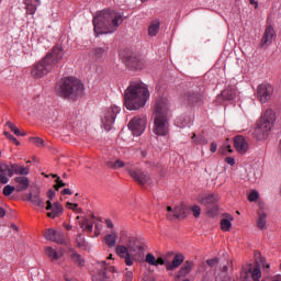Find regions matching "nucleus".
<instances>
[{
  "label": "nucleus",
  "instance_id": "nucleus-32",
  "mask_svg": "<svg viewBox=\"0 0 281 281\" xmlns=\"http://www.w3.org/2000/svg\"><path fill=\"white\" fill-rule=\"evenodd\" d=\"M78 225L82 232H93V223H90L87 218L79 221Z\"/></svg>",
  "mask_w": 281,
  "mask_h": 281
},
{
  "label": "nucleus",
  "instance_id": "nucleus-21",
  "mask_svg": "<svg viewBox=\"0 0 281 281\" xmlns=\"http://www.w3.org/2000/svg\"><path fill=\"white\" fill-rule=\"evenodd\" d=\"M29 201H31V203H33L35 205V207H38V210H41V212H43V210H45V200H43V198H41L38 191L30 193Z\"/></svg>",
  "mask_w": 281,
  "mask_h": 281
},
{
  "label": "nucleus",
  "instance_id": "nucleus-23",
  "mask_svg": "<svg viewBox=\"0 0 281 281\" xmlns=\"http://www.w3.org/2000/svg\"><path fill=\"white\" fill-rule=\"evenodd\" d=\"M198 201L202 205H212V203H216V201H218V195L215 193L202 194L199 195Z\"/></svg>",
  "mask_w": 281,
  "mask_h": 281
},
{
  "label": "nucleus",
  "instance_id": "nucleus-30",
  "mask_svg": "<svg viewBox=\"0 0 281 281\" xmlns=\"http://www.w3.org/2000/svg\"><path fill=\"white\" fill-rule=\"evenodd\" d=\"M105 54H106V49H104L103 47H98L93 49L92 58L97 63H102V60H104Z\"/></svg>",
  "mask_w": 281,
  "mask_h": 281
},
{
  "label": "nucleus",
  "instance_id": "nucleus-31",
  "mask_svg": "<svg viewBox=\"0 0 281 281\" xmlns=\"http://www.w3.org/2000/svg\"><path fill=\"white\" fill-rule=\"evenodd\" d=\"M53 243H56L57 245H67V237L65 236V232L56 231Z\"/></svg>",
  "mask_w": 281,
  "mask_h": 281
},
{
  "label": "nucleus",
  "instance_id": "nucleus-34",
  "mask_svg": "<svg viewBox=\"0 0 281 281\" xmlns=\"http://www.w3.org/2000/svg\"><path fill=\"white\" fill-rule=\"evenodd\" d=\"M5 126H8V128H10V131H12V133H14V135H16L18 137H25V133H22L21 130H19V127H16V125H14V123L7 121Z\"/></svg>",
  "mask_w": 281,
  "mask_h": 281
},
{
  "label": "nucleus",
  "instance_id": "nucleus-52",
  "mask_svg": "<svg viewBox=\"0 0 281 281\" xmlns=\"http://www.w3.org/2000/svg\"><path fill=\"white\" fill-rule=\"evenodd\" d=\"M56 183L57 184H55V190H60V188H65L66 186L65 182H63V180H60L59 177H57Z\"/></svg>",
  "mask_w": 281,
  "mask_h": 281
},
{
  "label": "nucleus",
  "instance_id": "nucleus-29",
  "mask_svg": "<svg viewBox=\"0 0 281 281\" xmlns=\"http://www.w3.org/2000/svg\"><path fill=\"white\" fill-rule=\"evenodd\" d=\"M104 241H105V245H108V247L110 248L115 247L117 243V232L112 231L111 234L105 236Z\"/></svg>",
  "mask_w": 281,
  "mask_h": 281
},
{
  "label": "nucleus",
  "instance_id": "nucleus-16",
  "mask_svg": "<svg viewBox=\"0 0 281 281\" xmlns=\"http://www.w3.org/2000/svg\"><path fill=\"white\" fill-rule=\"evenodd\" d=\"M273 38H276V29L272 25H268L261 38V47H269L273 43Z\"/></svg>",
  "mask_w": 281,
  "mask_h": 281
},
{
  "label": "nucleus",
  "instance_id": "nucleus-49",
  "mask_svg": "<svg viewBox=\"0 0 281 281\" xmlns=\"http://www.w3.org/2000/svg\"><path fill=\"white\" fill-rule=\"evenodd\" d=\"M191 212H193V216H194L195 218H199V216H201V206H199V205H193V206L191 207Z\"/></svg>",
  "mask_w": 281,
  "mask_h": 281
},
{
  "label": "nucleus",
  "instance_id": "nucleus-3",
  "mask_svg": "<svg viewBox=\"0 0 281 281\" xmlns=\"http://www.w3.org/2000/svg\"><path fill=\"white\" fill-rule=\"evenodd\" d=\"M170 111V102L168 99L161 98L156 102L154 112L153 133L157 137H168L170 135V119L168 117Z\"/></svg>",
  "mask_w": 281,
  "mask_h": 281
},
{
  "label": "nucleus",
  "instance_id": "nucleus-4",
  "mask_svg": "<svg viewBox=\"0 0 281 281\" xmlns=\"http://www.w3.org/2000/svg\"><path fill=\"white\" fill-rule=\"evenodd\" d=\"M55 91L59 98L76 100V98L83 95L85 85H82V81L78 78L64 77L57 82Z\"/></svg>",
  "mask_w": 281,
  "mask_h": 281
},
{
  "label": "nucleus",
  "instance_id": "nucleus-2",
  "mask_svg": "<svg viewBox=\"0 0 281 281\" xmlns=\"http://www.w3.org/2000/svg\"><path fill=\"white\" fill-rule=\"evenodd\" d=\"M150 98L148 86L142 81H132L124 91V106L127 111H139Z\"/></svg>",
  "mask_w": 281,
  "mask_h": 281
},
{
  "label": "nucleus",
  "instance_id": "nucleus-44",
  "mask_svg": "<svg viewBox=\"0 0 281 281\" xmlns=\"http://www.w3.org/2000/svg\"><path fill=\"white\" fill-rule=\"evenodd\" d=\"M44 236H45L46 240H50L52 243H54V238L56 236V231H54V228H49L46 231Z\"/></svg>",
  "mask_w": 281,
  "mask_h": 281
},
{
  "label": "nucleus",
  "instance_id": "nucleus-10",
  "mask_svg": "<svg viewBox=\"0 0 281 281\" xmlns=\"http://www.w3.org/2000/svg\"><path fill=\"white\" fill-rule=\"evenodd\" d=\"M236 95H238V91L236 90V87H227L222 91L220 95H217L216 103L227 104V102H231V100H235Z\"/></svg>",
  "mask_w": 281,
  "mask_h": 281
},
{
  "label": "nucleus",
  "instance_id": "nucleus-36",
  "mask_svg": "<svg viewBox=\"0 0 281 281\" xmlns=\"http://www.w3.org/2000/svg\"><path fill=\"white\" fill-rule=\"evenodd\" d=\"M13 175H24L27 176L30 175V168L19 166V165H13Z\"/></svg>",
  "mask_w": 281,
  "mask_h": 281
},
{
  "label": "nucleus",
  "instance_id": "nucleus-58",
  "mask_svg": "<svg viewBox=\"0 0 281 281\" xmlns=\"http://www.w3.org/2000/svg\"><path fill=\"white\" fill-rule=\"evenodd\" d=\"M102 232V225H95V236H100V233Z\"/></svg>",
  "mask_w": 281,
  "mask_h": 281
},
{
  "label": "nucleus",
  "instance_id": "nucleus-48",
  "mask_svg": "<svg viewBox=\"0 0 281 281\" xmlns=\"http://www.w3.org/2000/svg\"><path fill=\"white\" fill-rule=\"evenodd\" d=\"M77 246L82 249V247H87V240H85L82 235H79L76 239Z\"/></svg>",
  "mask_w": 281,
  "mask_h": 281
},
{
  "label": "nucleus",
  "instance_id": "nucleus-13",
  "mask_svg": "<svg viewBox=\"0 0 281 281\" xmlns=\"http://www.w3.org/2000/svg\"><path fill=\"white\" fill-rule=\"evenodd\" d=\"M45 210L50 211L47 213L48 218H58L64 212L63 204L59 202L47 201Z\"/></svg>",
  "mask_w": 281,
  "mask_h": 281
},
{
  "label": "nucleus",
  "instance_id": "nucleus-26",
  "mask_svg": "<svg viewBox=\"0 0 281 281\" xmlns=\"http://www.w3.org/2000/svg\"><path fill=\"white\" fill-rule=\"evenodd\" d=\"M69 258L71 262H74L78 267H85V259L82 258V256L77 254L74 249H69Z\"/></svg>",
  "mask_w": 281,
  "mask_h": 281
},
{
  "label": "nucleus",
  "instance_id": "nucleus-41",
  "mask_svg": "<svg viewBox=\"0 0 281 281\" xmlns=\"http://www.w3.org/2000/svg\"><path fill=\"white\" fill-rule=\"evenodd\" d=\"M108 166L110 168H112L113 170H119V168H124V166H126V164H124V161H122V160H115L114 162H109Z\"/></svg>",
  "mask_w": 281,
  "mask_h": 281
},
{
  "label": "nucleus",
  "instance_id": "nucleus-33",
  "mask_svg": "<svg viewBox=\"0 0 281 281\" xmlns=\"http://www.w3.org/2000/svg\"><path fill=\"white\" fill-rule=\"evenodd\" d=\"M186 100H188L189 104H198L203 100V97L199 93H189L186 95Z\"/></svg>",
  "mask_w": 281,
  "mask_h": 281
},
{
  "label": "nucleus",
  "instance_id": "nucleus-27",
  "mask_svg": "<svg viewBox=\"0 0 281 281\" xmlns=\"http://www.w3.org/2000/svg\"><path fill=\"white\" fill-rule=\"evenodd\" d=\"M159 27H161V22L159 20H154L148 26V36H157L159 34Z\"/></svg>",
  "mask_w": 281,
  "mask_h": 281
},
{
  "label": "nucleus",
  "instance_id": "nucleus-50",
  "mask_svg": "<svg viewBox=\"0 0 281 281\" xmlns=\"http://www.w3.org/2000/svg\"><path fill=\"white\" fill-rule=\"evenodd\" d=\"M66 207L68 210H72V212H80V209H78V204L77 203L67 202L66 203Z\"/></svg>",
  "mask_w": 281,
  "mask_h": 281
},
{
  "label": "nucleus",
  "instance_id": "nucleus-54",
  "mask_svg": "<svg viewBox=\"0 0 281 281\" xmlns=\"http://www.w3.org/2000/svg\"><path fill=\"white\" fill-rule=\"evenodd\" d=\"M56 196V192L54 190H48V200L47 201H53L54 198Z\"/></svg>",
  "mask_w": 281,
  "mask_h": 281
},
{
  "label": "nucleus",
  "instance_id": "nucleus-1",
  "mask_svg": "<svg viewBox=\"0 0 281 281\" xmlns=\"http://www.w3.org/2000/svg\"><path fill=\"white\" fill-rule=\"evenodd\" d=\"M124 23V13L113 10L104 9L95 13L93 18L94 34H113L117 32V27Z\"/></svg>",
  "mask_w": 281,
  "mask_h": 281
},
{
  "label": "nucleus",
  "instance_id": "nucleus-64",
  "mask_svg": "<svg viewBox=\"0 0 281 281\" xmlns=\"http://www.w3.org/2000/svg\"><path fill=\"white\" fill-rule=\"evenodd\" d=\"M137 249H138V254H144V246H138Z\"/></svg>",
  "mask_w": 281,
  "mask_h": 281
},
{
  "label": "nucleus",
  "instance_id": "nucleus-47",
  "mask_svg": "<svg viewBox=\"0 0 281 281\" xmlns=\"http://www.w3.org/2000/svg\"><path fill=\"white\" fill-rule=\"evenodd\" d=\"M14 190H16V187H12L10 184H7L4 188H3V194L4 196H10V194H12L14 192Z\"/></svg>",
  "mask_w": 281,
  "mask_h": 281
},
{
  "label": "nucleus",
  "instance_id": "nucleus-24",
  "mask_svg": "<svg viewBox=\"0 0 281 281\" xmlns=\"http://www.w3.org/2000/svg\"><path fill=\"white\" fill-rule=\"evenodd\" d=\"M45 254L48 258H50V260L54 261V260H60V258L65 256V250L63 249L56 250L52 247H46Z\"/></svg>",
  "mask_w": 281,
  "mask_h": 281
},
{
  "label": "nucleus",
  "instance_id": "nucleus-11",
  "mask_svg": "<svg viewBox=\"0 0 281 281\" xmlns=\"http://www.w3.org/2000/svg\"><path fill=\"white\" fill-rule=\"evenodd\" d=\"M11 177H14V165L0 164V183H10Z\"/></svg>",
  "mask_w": 281,
  "mask_h": 281
},
{
  "label": "nucleus",
  "instance_id": "nucleus-55",
  "mask_svg": "<svg viewBox=\"0 0 281 281\" xmlns=\"http://www.w3.org/2000/svg\"><path fill=\"white\" fill-rule=\"evenodd\" d=\"M156 265L157 267H159V265H166V259H164L162 257H159L158 259H156Z\"/></svg>",
  "mask_w": 281,
  "mask_h": 281
},
{
  "label": "nucleus",
  "instance_id": "nucleus-8",
  "mask_svg": "<svg viewBox=\"0 0 281 281\" xmlns=\"http://www.w3.org/2000/svg\"><path fill=\"white\" fill-rule=\"evenodd\" d=\"M148 120L146 116H135L128 123V128L135 137H139L144 135V131H146V124Z\"/></svg>",
  "mask_w": 281,
  "mask_h": 281
},
{
  "label": "nucleus",
  "instance_id": "nucleus-9",
  "mask_svg": "<svg viewBox=\"0 0 281 281\" xmlns=\"http://www.w3.org/2000/svg\"><path fill=\"white\" fill-rule=\"evenodd\" d=\"M273 95V86L268 82H263L257 87V98L261 104H267Z\"/></svg>",
  "mask_w": 281,
  "mask_h": 281
},
{
  "label": "nucleus",
  "instance_id": "nucleus-53",
  "mask_svg": "<svg viewBox=\"0 0 281 281\" xmlns=\"http://www.w3.org/2000/svg\"><path fill=\"white\" fill-rule=\"evenodd\" d=\"M125 258V265H127V267H133V258H131V255H127Z\"/></svg>",
  "mask_w": 281,
  "mask_h": 281
},
{
  "label": "nucleus",
  "instance_id": "nucleus-46",
  "mask_svg": "<svg viewBox=\"0 0 281 281\" xmlns=\"http://www.w3.org/2000/svg\"><path fill=\"white\" fill-rule=\"evenodd\" d=\"M260 198V193H258V191L252 190L249 195H248V201L250 203H254L255 201H258V199Z\"/></svg>",
  "mask_w": 281,
  "mask_h": 281
},
{
  "label": "nucleus",
  "instance_id": "nucleus-39",
  "mask_svg": "<svg viewBox=\"0 0 281 281\" xmlns=\"http://www.w3.org/2000/svg\"><path fill=\"white\" fill-rule=\"evenodd\" d=\"M251 278L254 281H260L262 278V270H260V266H256L251 272Z\"/></svg>",
  "mask_w": 281,
  "mask_h": 281
},
{
  "label": "nucleus",
  "instance_id": "nucleus-40",
  "mask_svg": "<svg viewBox=\"0 0 281 281\" xmlns=\"http://www.w3.org/2000/svg\"><path fill=\"white\" fill-rule=\"evenodd\" d=\"M145 262L151 267H157V258L153 254H147L145 257Z\"/></svg>",
  "mask_w": 281,
  "mask_h": 281
},
{
  "label": "nucleus",
  "instance_id": "nucleus-18",
  "mask_svg": "<svg viewBox=\"0 0 281 281\" xmlns=\"http://www.w3.org/2000/svg\"><path fill=\"white\" fill-rule=\"evenodd\" d=\"M126 66L128 67V69H144V61L142 60V58L132 55L130 56L126 61H125Z\"/></svg>",
  "mask_w": 281,
  "mask_h": 281
},
{
  "label": "nucleus",
  "instance_id": "nucleus-19",
  "mask_svg": "<svg viewBox=\"0 0 281 281\" xmlns=\"http://www.w3.org/2000/svg\"><path fill=\"white\" fill-rule=\"evenodd\" d=\"M15 191L25 192L30 188V179L25 176L15 177Z\"/></svg>",
  "mask_w": 281,
  "mask_h": 281
},
{
  "label": "nucleus",
  "instance_id": "nucleus-14",
  "mask_svg": "<svg viewBox=\"0 0 281 281\" xmlns=\"http://www.w3.org/2000/svg\"><path fill=\"white\" fill-rule=\"evenodd\" d=\"M186 211L187 207L183 204H180L175 207L173 215H172V206L167 207V220L175 221L176 218H186Z\"/></svg>",
  "mask_w": 281,
  "mask_h": 281
},
{
  "label": "nucleus",
  "instance_id": "nucleus-15",
  "mask_svg": "<svg viewBox=\"0 0 281 281\" xmlns=\"http://www.w3.org/2000/svg\"><path fill=\"white\" fill-rule=\"evenodd\" d=\"M99 267H103V269L99 270L97 276L92 277L93 281H109V277L106 276V271H111L112 273H115L116 269L115 267H106V261L99 262Z\"/></svg>",
  "mask_w": 281,
  "mask_h": 281
},
{
  "label": "nucleus",
  "instance_id": "nucleus-56",
  "mask_svg": "<svg viewBox=\"0 0 281 281\" xmlns=\"http://www.w3.org/2000/svg\"><path fill=\"white\" fill-rule=\"evenodd\" d=\"M105 225L108 229H113L114 227L113 222L111 220H105Z\"/></svg>",
  "mask_w": 281,
  "mask_h": 281
},
{
  "label": "nucleus",
  "instance_id": "nucleus-28",
  "mask_svg": "<svg viewBox=\"0 0 281 281\" xmlns=\"http://www.w3.org/2000/svg\"><path fill=\"white\" fill-rule=\"evenodd\" d=\"M176 124L179 128H186V127L190 126V124H192V117L188 116V115L179 116L176 120Z\"/></svg>",
  "mask_w": 281,
  "mask_h": 281
},
{
  "label": "nucleus",
  "instance_id": "nucleus-22",
  "mask_svg": "<svg viewBox=\"0 0 281 281\" xmlns=\"http://www.w3.org/2000/svg\"><path fill=\"white\" fill-rule=\"evenodd\" d=\"M23 3L25 4L26 14L34 15L41 5V0H23Z\"/></svg>",
  "mask_w": 281,
  "mask_h": 281
},
{
  "label": "nucleus",
  "instance_id": "nucleus-35",
  "mask_svg": "<svg viewBox=\"0 0 281 281\" xmlns=\"http://www.w3.org/2000/svg\"><path fill=\"white\" fill-rule=\"evenodd\" d=\"M257 226L259 229H265L267 227V213H259V217L257 220Z\"/></svg>",
  "mask_w": 281,
  "mask_h": 281
},
{
  "label": "nucleus",
  "instance_id": "nucleus-42",
  "mask_svg": "<svg viewBox=\"0 0 281 281\" xmlns=\"http://www.w3.org/2000/svg\"><path fill=\"white\" fill-rule=\"evenodd\" d=\"M3 135H4V137H7V139H9V142H12L13 144H15V146L21 145L19 139H16V137H14V135H12L10 132L4 131Z\"/></svg>",
  "mask_w": 281,
  "mask_h": 281
},
{
  "label": "nucleus",
  "instance_id": "nucleus-37",
  "mask_svg": "<svg viewBox=\"0 0 281 281\" xmlns=\"http://www.w3.org/2000/svg\"><path fill=\"white\" fill-rule=\"evenodd\" d=\"M232 221H234V216H229V220H222L221 221V229L223 232H229L232 229Z\"/></svg>",
  "mask_w": 281,
  "mask_h": 281
},
{
  "label": "nucleus",
  "instance_id": "nucleus-17",
  "mask_svg": "<svg viewBox=\"0 0 281 281\" xmlns=\"http://www.w3.org/2000/svg\"><path fill=\"white\" fill-rule=\"evenodd\" d=\"M194 269V262L193 261H186L180 270L178 271L176 276V280H183V278H188L190 273H192V270Z\"/></svg>",
  "mask_w": 281,
  "mask_h": 281
},
{
  "label": "nucleus",
  "instance_id": "nucleus-20",
  "mask_svg": "<svg viewBox=\"0 0 281 281\" xmlns=\"http://www.w3.org/2000/svg\"><path fill=\"white\" fill-rule=\"evenodd\" d=\"M234 146H235L237 153H240L241 155H244V153L249 150V144L247 143V140H245V137H243V136L235 137Z\"/></svg>",
  "mask_w": 281,
  "mask_h": 281
},
{
  "label": "nucleus",
  "instance_id": "nucleus-38",
  "mask_svg": "<svg viewBox=\"0 0 281 281\" xmlns=\"http://www.w3.org/2000/svg\"><path fill=\"white\" fill-rule=\"evenodd\" d=\"M116 254L120 256V258H125L130 256L128 248L126 246L119 245L116 246Z\"/></svg>",
  "mask_w": 281,
  "mask_h": 281
},
{
  "label": "nucleus",
  "instance_id": "nucleus-43",
  "mask_svg": "<svg viewBox=\"0 0 281 281\" xmlns=\"http://www.w3.org/2000/svg\"><path fill=\"white\" fill-rule=\"evenodd\" d=\"M30 142L35 144L38 148H43V146H45V140L41 137H31Z\"/></svg>",
  "mask_w": 281,
  "mask_h": 281
},
{
  "label": "nucleus",
  "instance_id": "nucleus-7",
  "mask_svg": "<svg viewBox=\"0 0 281 281\" xmlns=\"http://www.w3.org/2000/svg\"><path fill=\"white\" fill-rule=\"evenodd\" d=\"M122 111V109L117 105H112L105 109L101 115V124L104 131H111L113 128V124H115V117Z\"/></svg>",
  "mask_w": 281,
  "mask_h": 281
},
{
  "label": "nucleus",
  "instance_id": "nucleus-12",
  "mask_svg": "<svg viewBox=\"0 0 281 281\" xmlns=\"http://www.w3.org/2000/svg\"><path fill=\"white\" fill-rule=\"evenodd\" d=\"M126 170H127L128 175L132 177V179H134V181H136L140 186H144L145 183H148L150 181V176L146 171H142L139 169L132 170L128 168H126Z\"/></svg>",
  "mask_w": 281,
  "mask_h": 281
},
{
  "label": "nucleus",
  "instance_id": "nucleus-5",
  "mask_svg": "<svg viewBox=\"0 0 281 281\" xmlns=\"http://www.w3.org/2000/svg\"><path fill=\"white\" fill-rule=\"evenodd\" d=\"M63 56H65V50H63L60 46H55L50 53L32 68L31 75L33 78L47 76L49 71H53L54 67H56L58 60L63 59Z\"/></svg>",
  "mask_w": 281,
  "mask_h": 281
},
{
  "label": "nucleus",
  "instance_id": "nucleus-45",
  "mask_svg": "<svg viewBox=\"0 0 281 281\" xmlns=\"http://www.w3.org/2000/svg\"><path fill=\"white\" fill-rule=\"evenodd\" d=\"M192 142H194V144H202L205 146V144H207V138L203 136L196 137V134H193Z\"/></svg>",
  "mask_w": 281,
  "mask_h": 281
},
{
  "label": "nucleus",
  "instance_id": "nucleus-57",
  "mask_svg": "<svg viewBox=\"0 0 281 281\" xmlns=\"http://www.w3.org/2000/svg\"><path fill=\"white\" fill-rule=\"evenodd\" d=\"M226 162H228L229 166H234L236 164V160L233 157H227Z\"/></svg>",
  "mask_w": 281,
  "mask_h": 281
},
{
  "label": "nucleus",
  "instance_id": "nucleus-59",
  "mask_svg": "<svg viewBox=\"0 0 281 281\" xmlns=\"http://www.w3.org/2000/svg\"><path fill=\"white\" fill-rule=\"evenodd\" d=\"M218 145L216 143L211 144V153H216Z\"/></svg>",
  "mask_w": 281,
  "mask_h": 281
},
{
  "label": "nucleus",
  "instance_id": "nucleus-60",
  "mask_svg": "<svg viewBox=\"0 0 281 281\" xmlns=\"http://www.w3.org/2000/svg\"><path fill=\"white\" fill-rule=\"evenodd\" d=\"M206 265H209V267H214L216 265V259H209Z\"/></svg>",
  "mask_w": 281,
  "mask_h": 281
},
{
  "label": "nucleus",
  "instance_id": "nucleus-51",
  "mask_svg": "<svg viewBox=\"0 0 281 281\" xmlns=\"http://www.w3.org/2000/svg\"><path fill=\"white\" fill-rule=\"evenodd\" d=\"M123 281H133V271L126 270Z\"/></svg>",
  "mask_w": 281,
  "mask_h": 281
},
{
  "label": "nucleus",
  "instance_id": "nucleus-63",
  "mask_svg": "<svg viewBox=\"0 0 281 281\" xmlns=\"http://www.w3.org/2000/svg\"><path fill=\"white\" fill-rule=\"evenodd\" d=\"M250 5H255L256 9H258V1L256 0H249Z\"/></svg>",
  "mask_w": 281,
  "mask_h": 281
},
{
  "label": "nucleus",
  "instance_id": "nucleus-61",
  "mask_svg": "<svg viewBox=\"0 0 281 281\" xmlns=\"http://www.w3.org/2000/svg\"><path fill=\"white\" fill-rule=\"evenodd\" d=\"M61 194H74V193L71 192V189H64L61 191Z\"/></svg>",
  "mask_w": 281,
  "mask_h": 281
},
{
  "label": "nucleus",
  "instance_id": "nucleus-25",
  "mask_svg": "<svg viewBox=\"0 0 281 281\" xmlns=\"http://www.w3.org/2000/svg\"><path fill=\"white\" fill-rule=\"evenodd\" d=\"M184 257L183 255H176L172 259L171 263H167V270L168 271H175V269H179V267H181V265H183L184 261Z\"/></svg>",
  "mask_w": 281,
  "mask_h": 281
},
{
  "label": "nucleus",
  "instance_id": "nucleus-6",
  "mask_svg": "<svg viewBox=\"0 0 281 281\" xmlns=\"http://www.w3.org/2000/svg\"><path fill=\"white\" fill-rule=\"evenodd\" d=\"M276 112L272 109H267L256 123L255 136L257 139H267L271 128L276 125Z\"/></svg>",
  "mask_w": 281,
  "mask_h": 281
},
{
  "label": "nucleus",
  "instance_id": "nucleus-62",
  "mask_svg": "<svg viewBox=\"0 0 281 281\" xmlns=\"http://www.w3.org/2000/svg\"><path fill=\"white\" fill-rule=\"evenodd\" d=\"M5 216V209L0 206V217L3 218Z\"/></svg>",
  "mask_w": 281,
  "mask_h": 281
}]
</instances>
